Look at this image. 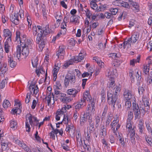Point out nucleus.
Here are the masks:
<instances>
[{"label":"nucleus","instance_id":"a19ab883","mask_svg":"<svg viewBox=\"0 0 152 152\" xmlns=\"http://www.w3.org/2000/svg\"><path fill=\"white\" fill-rule=\"evenodd\" d=\"M35 83H32L31 84H30V86L29 87V90L30 91V93H29V94H30L31 95L32 93V91H34V89L35 87Z\"/></svg>","mask_w":152,"mask_h":152},{"label":"nucleus","instance_id":"4be33fe9","mask_svg":"<svg viewBox=\"0 0 152 152\" xmlns=\"http://www.w3.org/2000/svg\"><path fill=\"white\" fill-rule=\"evenodd\" d=\"M135 131L131 130V134H130V140L132 144L135 145L136 143V141L135 138Z\"/></svg>","mask_w":152,"mask_h":152},{"label":"nucleus","instance_id":"f03ea898","mask_svg":"<svg viewBox=\"0 0 152 152\" xmlns=\"http://www.w3.org/2000/svg\"><path fill=\"white\" fill-rule=\"evenodd\" d=\"M118 92H115V94H113V91H112V90L107 92V101L108 103L113 106V108H115V105L118 99L117 95Z\"/></svg>","mask_w":152,"mask_h":152},{"label":"nucleus","instance_id":"680f3d73","mask_svg":"<svg viewBox=\"0 0 152 152\" xmlns=\"http://www.w3.org/2000/svg\"><path fill=\"white\" fill-rule=\"evenodd\" d=\"M90 104H91V106L92 107L91 113L92 112L93 113H94V112L95 111V109H94V107H95V103L94 102V101H93L90 103Z\"/></svg>","mask_w":152,"mask_h":152},{"label":"nucleus","instance_id":"49530a36","mask_svg":"<svg viewBox=\"0 0 152 152\" xmlns=\"http://www.w3.org/2000/svg\"><path fill=\"white\" fill-rule=\"evenodd\" d=\"M71 101V99L68 97H65L62 99L61 101L64 103H68Z\"/></svg>","mask_w":152,"mask_h":152},{"label":"nucleus","instance_id":"a878e982","mask_svg":"<svg viewBox=\"0 0 152 152\" xmlns=\"http://www.w3.org/2000/svg\"><path fill=\"white\" fill-rule=\"evenodd\" d=\"M111 82L110 83L109 85L108 86L109 89L108 90H110V91H111L112 89L114 90V89H115L114 87L115 86V81H113V78H111L110 79Z\"/></svg>","mask_w":152,"mask_h":152},{"label":"nucleus","instance_id":"2eb2a0df","mask_svg":"<svg viewBox=\"0 0 152 152\" xmlns=\"http://www.w3.org/2000/svg\"><path fill=\"white\" fill-rule=\"evenodd\" d=\"M8 64L11 68L15 67L17 64L16 62L13 61V58L8 56Z\"/></svg>","mask_w":152,"mask_h":152},{"label":"nucleus","instance_id":"09e8293b","mask_svg":"<svg viewBox=\"0 0 152 152\" xmlns=\"http://www.w3.org/2000/svg\"><path fill=\"white\" fill-rule=\"evenodd\" d=\"M75 41L73 39H71L68 42L69 45L72 46H74L75 44Z\"/></svg>","mask_w":152,"mask_h":152},{"label":"nucleus","instance_id":"7c9ffc66","mask_svg":"<svg viewBox=\"0 0 152 152\" xmlns=\"http://www.w3.org/2000/svg\"><path fill=\"white\" fill-rule=\"evenodd\" d=\"M74 62V59H70L69 61H67L64 63V66L66 68L68 67L69 65L72 64Z\"/></svg>","mask_w":152,"mask_h":152},{"label":"nucleus","instance_id":"4468645a","mask_svg":"<svg viewBox=\"0 0 152 152\" xmlns=\"http://www.w3.org/2000/svg\"><path fill=\"white\" fill-rule=\"evenodd\" d=\"M21 54V47L19 45L16 48V50L14 54V57L17 58L18 60H19L20 58Z\"/></svg>","mask_w":152,"mask_h":152},{"label":"nucleus","instance_id":"13d9d810","mask_svg":"<svg viewBox=\"0 0 152 152\" xmlns=\"http://www.w3.org/2000/svg\"><path fill=\"white\" fill-rule=\"evenodd\" d=\"M105 17H106V18L109 19L110 18H112L113 17V16H112L111 13H109L108 12H105L104 14Z\"/></svg>","mask_w":152,"mask_h":152},{"label":"nucleus","instance_id":"9b49d317","mask_svg":"<svg viewBox=\"0 0 152 152\" xmlns=\"http://www.w3.org/2000/svg\"><path fill=\"white\" fill-rule=\"evenodd\" d=\"M124 99L127 100H129L132 97V93L129 90L125 91L124 94Z\"/></svg>","mask_w":152,"mask_h":152},{"label":"nucleus","instance_id":"f257e3e1","mask_svg":"<svg viewBox=\"0 0 152 152\" xmlns=\"http://www.w3.org/2000/svg\"><path fill=\"white\" fill-rule=\"evenodd\" d=\"M37 27L38 30L37 29L36 26L33 27V34L35 36L37 35L36 42L39 44V47L40 49L39 50L41 51L45 46L46 41L45 39L42 38L43 33L41 27L40 26H37Z\"/></svg>","mask_w":152,"mask_h":152},{"label":"nucleus","instance_id":"5fc2aeb1","mask_svg":"<svg viewBox=\"0 0 152 152\" xmlns=\"http://www.w3.org/2000/svg\"><path fill=\"white\" fill-rule=\"evenodd\" d=\"M2 150H5L7 148L8 144L5 142H2L1 144Z\"/></svg>","mask_w":152,"mask_h":152},{"label":"nucleus","instance_id":"bb28decb","mask_svg":"<svg viewBox=\"0 0 152 152\" xmlns=\"http://www.w3.org/2000/svg\"><path fill=\"white\" fill-rule=\"evenodd\" d=\"M38 59L37 57H34L31 59V62L33 67H35L37 65Z\"/></svg>","mask_w":152,"mask_h":152},{"label":"nucleus","instance_id":"6ab92c4d","mask_svg":"<svg viewBox=\"0 0 152 152\" xmlns=\"http://www.w3.org/2000/svg\"><path fill=\"white\" fill-rule=\"evenodd\" d=\"M78 91V90H77L75 88H73L68 89L67 91V93L68 94L72 95L73 96L75 97Z\"/></svg>","mask_w":152,"mask_h":152},{"label":"nucleus","instance_id":"79ce46f5","mask_svg":"<svg viewBox=\"0 0 152 152\" xmlns=\"http://www.w3.org/2000/svg\"><path fill=\"white\" fill-rule=\"evenodd\" d=\"M110 10L112 16H113V15H115L118 11V10L116 8H111Z\"/></svg>","mask_w":152,"mask_h":152},{"label":"nucleus","instance_id":"72a5a7b5","mask_svg":"<svg viewBox=\"0 0 152 152\" xmlns=\"http://www.w3.org/2000/svg\"><path fill=\"white\" fill-rule=\"evenodd\" d=\"M26 119H27V118H28V119L29 120V122L30 124L32 125L33 123V121L32 120L33 118L32 115L30 114H27L26 115Z\"/></svg>","mask_w":152,"mask_h":152},{"label":"nucleus","instance_id":"ea45409f","mask_svg":"<svg viewBox=\"0 0 152 152\" xmlns=\"http://www.w3.org/2000/svg\"><path fill=\"white\" fill-rule=\"evenodd\" d=\"M136 78L137 79L138 82L137 85H139L140 83V80H141L142 77L141 76V75H140L138 73V72H137L136 75Z\"/></svg>","mask_w":152,"mask_h":152},{"label":"nucleus","instance_id":"774afa93","mask_svg":"<svg viewBox=\"0 0 152 152\" xmlns=\"http://www.w3.org/2000/svg\"><path fill=\"white\" fill-rule=\"evenodd\" d=\"M99 66V67L102 68L104 66V63L99 60V61L97 63Z\"/></svg>","mask_w":152,"mask_h":152},{"label":"nucleus","instance_id":"e2e57ef3","mask_svg":"<svg viewBox=\"0 0 152 152\" xmlns=\"http://www.w3.org/2000/svg\"><path fill=\"white\" fill-rule=\"evenodd\" d=\"M6 83L3 80L0 83V89H3L5 87Z\"/></svg>","mask_w":152,"mask_h":152},{"label":"nucleus","instance_id":"ddd939ff","mask_svg":"<svg viewBox=\"0 0 152 152\" xmlns=\"http://www.w3.org/2000/svg\"><path fill=\"white\" fill-rule=\"evenodd\" d=\"M4 35L5 37H8L6 40L11 41L12 33L8 29H4L3 31Z\"/></svg>","mask_w":152,"mask_h":152},{"label":"nucleus","instance_id":"338daca9","mask_svg":"<svg viewBox=\"0 0 152 152\" xmlns=\"http://www.w3.org/2000/svg\"><path fill=\"white\" fill-rule=\"evenodd\" d=\"M99 24L98 22H94L92 24L91 26V27L93 28H95L97 26H99Z\"/></svg>","mask_w":152,"mask_h":152},{"label":"nucleus","instance_id":"2f4dec72","mask_svg":"<svg viewBox=\"0 0 152 152\" xmlns=\"http://www.w3.org/2000/svg\"><path fill=\"white\" fill-rule=\"evenodd\" d=\"M100 122V117L99 116H97L95 118L96 125L95 127L97 128L99 125Z\"/></svg>","mask_w":152,"mask_h":152},{"label":"nucleus","instance_id":"aec40b11","mask_svg":"<svg viewBox=\"0 0 152 152\" xmlns=\"http://www.w3.org/2000/svg\"><path fill=\"white\" fill-rule=\"evenodd\" d=\"M139 34L137 33L133 34L130 38V41L132 43L136 42L139 39Z\"/></svg>","mask_w":152,"mask_h":152},{"label":"nucleus","instance_id":"c756f323","mask_svg":"<svg viewBox=\"0 0 152 152\" xmlns=\"http://www.w3.org/2000/svg\"><path fill=\"white\" fill-rule=\"evenodd\" d=\"M90 5L91 8L94 10H96L98 8L97 5L94 1H91L90 2Z\"/></svg>","mask_w":152,"mask_h":152},{"label":"nucleus","instance_id":"f8f14e48","mask_svg":"<svg viewBox=\"0 0 152 152\" xmlns=\"http://www.w3.org/2000/svg\"><path fill=\"white\" fill-rule=\"evenodd\" d=\"M82 99L84 100L85 101L86 100H87L88 101H89L90 103L94 101L93 99H92L90 94L87 91L84 94L83 98Z\"/></svg>","mask_w":152,"mask_h":152},{"label":"nucleus","instance_id":"39448f33","mask_svg":"<svg viewBox=\"0 0 152 152\" xmlns=\"http://www.w3.org/2000/svg\"><path fill=\"white\" fill-rule=\"evenodd\" d=\"M23 10H20L19 13L18 12L17 13H15L14 16L12 17L11 19V21L15 25H18L19 23V20L18 18V15H19L20 18H23L24 15L23 14Z\"/></svg>","mask_w":152,"mask_h":152},{"label":"nucleus","instance_id":"6e6552de","mask_svg":"<svg viewBox=\"0 0 152 152\" xmlns=\"http://www.w3.org/2000/svg\"><path fill=\"white\" fill-rule=\"evenodd\" d=\"M128 1L130 3V4L132 5L131 6H130V7L133 11L135 12H137L139 11V7L137 3L131 0H128Z\"/></svg>","mask_w":152,"mask_h":152},{"label":"nucleus","instance_id":"f3484780","mask_svg":"<svg viewBox=\"0 0 152 152\" xmlns=\"http://www.w3.org/2000/svg\"><path fill=\"white\" fill-rule=\"evenodd\" d=\"M91 107H88L86 113L84 114V115L86 117V119L88 120L89 122H92V118L91 116V113L89 112V110H90Z\"/></svg>","mask_w":152,"mask_h":152},{"label":"nucleus","instance_id":"0e129e2a","mask_svg":"<svg viewBox=\"0 0 152 152\" xmlns=\"http://www.w3.org/2000/svg\"><path fill=\"white\" fill-rule=\"evenodd\" d=\"M109 139L110 142L111 143H114L115 142V138L113 136L111 135L109 136Z\"/></svg>","mask_w":152,"mask_h":152},{"label":"nucleus","instance_id":"c03bdc74","mask_svg":"<svg viewBox=\"0 0 152 152\" xmlns=\"http://www.w3.org/2000/svg\"><path fill=\"white\" fill-rule=\"evenodd\" d=\"M108 110V107L107 106L105 105L104 110L102 114V118H104L107 114Z\"/></svg>","mask_w":152,"mask_h":152},{"label":"nucleus","instance_id":"473e14b6","mask_svg":"<svg viewBox=\"0 0 152 152\" xmlns=\"http://www.w3.org/2000/svg\"><path fill=\"white\" fill-rule=\"evenodd\" d=\"M3 106L5 109L7 108L9 106H10V102L8 100H5L3 102Z\"/></svg>","mask_w":152,"mask_h":152},{"label":"nucleus","instance_id":"3c124183","mask_svg":"<svg viewBox=\"0 0 152 152\" xmlns=\"http://www.w3.org/2000/svg\"><path fill=\"white\" fill-rule=\"evenodd\" d=\"M77 147L82 149L83 145L82 140H79L77 141Z\"/></svg>","mask_w":152,"mask_h":152},{"label":"nucleus","instance_id":"393cba45","mask_svg":"<svg viewBox=\"0 0 152 152\" xmlns=\"http://www.w3.org/2000/svg\"><path fill=\"white\" fill-rule=\"evenodd\" d=\"M149 64L150 63H148V66L146 65V66H145L143 68V75H144L145 77H146V76L149 74V68H148V67L149 66Z\"/></svg>","mask_w":152,"mask_h":152},{"label":"nucleus","instance_id":"cd10ccee","mask_svg":"<svg viewBox=\"0 0 152 152\" xmlns=\"http://www.w3.org/2000/svg\"><path fill=\"white\" fill-rule=\"evenodd\" d=\"M113 119V115L111 114H109L108 116L107 117V120L106 122V126H108L110 122Z\"/></svg>","mask_w":152,"mask_h":152},{"label":"nucleus","instance_id":"58836bf2","mask_svg":"<svg viewBox=\"0 0 152 152\" xmlns=\"http://www.w3.org/2000/svg\"><path fill=\"white\" fill-rule=\"evenodd\" d=\"M125 107L127 110L129 109L132 105L131 102L129 100H127L125 102Z\"/></svg>","mask_w":152,"mask_h":152},{"label":"nucleus","instance_id":"20e7f679","mask_svg":"<svg viewBox=\"0 0 152 152\" xmlns=\"http://www.w3.org/2000/svg\"><path fill=\"white\" fill-rule=\"evenodd\" d=\"M132 110L135 115V119L140 118V111L138 104H137L135 101L132 103Z\"/></svg>","mask_w":152,"mask_h":152},{"label":"nucleus","instance_id":"c9c22d12","mask_svg":"<svg viewBox=\"0 0 152 152\" xmlns=\"http://www.w3.org/2000/svg\"><path fill=\"white\" fill-rule=\"evenodd\" d=\"M82 53H80L79 54V56H77L75 58H74V59L75 61H80L81 60H82L84 58V56H80V55H82Z\"/></svg>","mask_w":152,"mask_h":152},{"label":"nucleus","instance_id":"37998d69","mask_svg":"<svg viewBox=\"0 0 152 152\" xmlns=\"http://www.w3.org/2000/svg\"><path fill=\"white\" fill-rule=\"evenodd\" d=\"M106 96L105 91L104 89H103L101 91V97L102 98V101H104Z\"/></svg>","mask_w":152,"mask_h":152},{"label":"nucleus","instance_id":"8fccbe9b","mask_svg":"<svg viewBox=\"0 0 152 152\" xmlns=\"http://www.w3.org/2000/svg\"><path fill=\"white\" fill-rule=\"evenodd\" d=\"M85 12L86 13V17L89 19H90L92 14L91 13L89 10L87 9L86 11H85Z\"/></svg>","mask_w":152,"mask_h":152},{"label":"nucleus","instance_id":"0eeeda50","mask_svg":"<svg viewBox=\"0 0 152 152\" xmlns=\"http://www.w3.org/2000/svg\"><path fill=\"white\" fill-rule=\"evenodd\" d=\"M16 40L18 42L20 41V44L22 47H25L26 46H28L27 44L26 43V40H22V38L20 37V33L19 32H16Z\"/></svg>","mask_w":152,"mask_h":152},{"label":"nucleus","instance_id":"6e6d98bb","mask_svg":"<svg viewBox=\"0 0 152 152\" xmlns=\"http://www.w3.org/2000/svg\"><path fill=\"white\" fill-rule=\"evenodd\" d=\"M69 118L67 115H64V118L62 120L64 124H67L68 122Z\"/></svg>","mask_w":152,"mask_h":152},{"label":"nucleus","instance_id":"412c9836","mask_svg":"<svg viewBox=\"0 0 152 152\" xmlns=\"http://www.w3.org/2000/svg\"><path fill=\"white\" fill-rule=\"evenodd\" d=\"M11 41H8L6 40L4 43V48L5 52L6 53H8L9 51V50H10L11 47L10 45V43Z\"/></svg>","mask_w":152,"mask_h":152},{"label":"nucleus","instance_id":"69168bd1","mask_svg":"<svg viewBox=\"0 0 152 152\" xmlns=\"http://www.w3.org/2000/svg\"><path fill=\"white\" fill-rule=\"evenodd\" d=\"M118 122V121H117V120H114L111 124V126H112V128H113V126L117 124Z\"/></svg>","mask_w":152,"mask_h":152},{"label":"nucleus","instance_id":"a211bd4d","mask_svg":"<svg viewBox=\"0 0 152 152\" xmlns=\"http://www.w3.org/2000/svg\"><path fill=\"white\" fill-rule=\"evenodd\" d=\"M42 32L43 33L42 38H43V39H44V36H45L46 35L50 33L49 25H46L44 28H43Z\"/></svg>","mask_w":152,"mask_h":152},{"label":"nucleus","instance_id":"7ed1b4c3","mask_svg":"<svg viewBox=\"0 0 152 152\" xmlns=\"http://www.w3.org/2000/svg\"><path fill=\"white\" fill-rule=\"evenodd\" d=\"M75 82V77L74 75L69 73L65 76L64 84L66 87L69 86V83L71 85H73Z\"/></svg>","mask_w":152,"mask_h":152},{"label":"nucleus","instance_id":"c85d7f7f","mask_svg":"<svg viewBox=\"0 0 152 152\" xmlns=\"http://www.w3.org/2000/svg\"><path fill=\"white\" fill-rule=\"evenodd\" d=\"M126 126L127 128L128 129V131L129 132L131 133V130H133L134 131L133 128L132 129V121L127 120Z\"/></svg>","mask_w":152,"mask_h":152},{"label":"nucleus","instance_id":"5701e85b","mask_svg":"<svg viewBox=\"0 0 152 152\" xmlns=\"http://www.w3.org/2000/svg\"><path fill=\"white\" fill-rule=\"evenodd\" d=\"M132 43L130 41V39L129 38L126 41H125L123 42V48L124 49L126 48H127V49L129 48L131 46V43Z\"/></svg>","mask_w":152,"mask_h":152},{"label":"nucleus","instance_id":"9d476101","mask_svg":"<svg viewBox=\"0 0 152 152\" xmlns=\"http://www.w3.org/2000/svg\"><path fill=\"white\" fill-rule=\"evenodd\" d=\"M115 3L117 4V5L121 6L127 8H129L130 6L127 2L123 1L120 0H117Z\"/></svg>","mask_w":152,"mask_h":152},{"label":"nucleus","instance_id":"423d86ee","mask_svg":"<svg viewBox=\"0 0 152 152\" xmlns=\"http://www.w3.org/2000/svg\"><path fill=\"white\" fill-rule=\"evenodd\" d=\"M65 48V47L64 46H59L58 50L56 52V56H58V58L61 59L63 58L64 54Z\"/></svg>","mask_w":152,"mask_h":152},{"label":"nucleus","instance_id":"052dcab7","mask_svg":"<svg viewBox=\"0 0 152 152\" xmlns=\"http://www.w3.org/2000/svg\"><path fill=\"white\" fill-rule=\"evenodd\" d=\"M83 104H80L79 103L75 106V108L76 109H79L80 108H82V106H83Z\"/></svg>","mask_w":152,"mask_h":152},{"label":"nucleus","instance_id":"de8ad7c7","mask_svg":"<svg viewBox=\"0 0 152 152\" xmlns=\"http://www.w3.org/2000/svg\"><path fill=\"white\" fill-rule=\"evenodd\" d=\"M31 99V94L29 93H27L26 95V98L25 99V102L27 104L29 103Z\"/></svg>","mask_w":152,"mask_h":152},{"label":"nucleus","instance_id":"e433bc0d","mask_svg":"<svg viewBox=\"0 0 152 152\" xmlns=\"http://www.w3.org/2000/svg\"><path fill=\"white\" fill-rule=\"evenodd\" d=\"M20 146L22 147L23 149H24L27 152H31L30 150L28 148V147H27V146L25 143H23Z\"/></svg>","mask_w":152,"mask_h":152},{"label":"nucleus","instance_id":"bf43d9fd","mask_svg":"<svg viewBox=\"0 0 152 152\" xmlns=\"http://www.w3.org/2000/svg\"><path fill=\"white\" fill-rule=\"evenodd\" d=\"M147 47L148 50L150 51H152V42H149V44L147 45Z\"/></svg>","mask_w":152,"mask_h":152},{"label":"nucleus","instance_id":"b1692460","mask_svg":"<svg viewBox=\"0 0 152 152\" xmlns=\"http://www.w3.org/2000/svg\"><path fill=\"white\" fill-rule=\"evenodd\" d=\"M100 131V134L102 135V137H104L106 135L107 130L104 125L101 127Z\"/></svg>","mask_w":152,"mask_h":152},{"label":"nucleus","instance_id":"a18cd8bd","mask_svg":"<svg viewBox=\"0 0 152 152\" xmlns=\"http://www.w3.org/2000/svg\"><path fill=\"white\" fill-rule=\"evenodd\" d=\"M51 93V92L50 93ZM51 98L50 93L48 95V96L45 97V99L47 100V98L48 105L49 106L51 102Z\"/></svg>","mask_w":152,"mask_h":152},{"label":"nucleus","instance_id":"4c0bfd02","mask_svg":"<svg viewBox=\"0 0 152 152\" xmlns=\"http://www.w3.org/2000/svg\"><path fill=\"white\" fill-rule=\"evenodd\" d=\"M89 130L92 132L94 131L95 130V128L94 127V123L89 122Z\"/></svg>","mask_w":152,"mask_h":152},{"label":"nucleus","instance_id":"1a4fd4ad","mask_svg":"<svg viewBox=\"0 0 152 152\" xmlns=\"http://www.w3.org/2000/svg\"><path fill=\"white\" fill-rule=\"evenodd\" d=\"M23 48L22 50V54L24 56V58H25L28 56L29 54V48H31V45L29 44L28 45V46L24 47L22 46Z\"/></svg>","mask_w":152,"mask_h":152},{"label":"nucleus","instance_id":"603ef678","mask_svg":"<svg viewBox=\"0 0 152 152\" xmlns=\"http://www.w3.org/2000/svg\"><path fill=\"white\" fill-rule=\"evenodd\" d=\"M128 117L127 120L132 121V119L133 118V113L131 111L128 112Z\"/></svg>","mask_w":152,"mask_h":152},{"label":"nucleus","instance_id":"f704fd0d","mask_svg":"<svg viewBox=\"0 0 152 152\" xmlns=\"http://www.w3.org/2000/svg\"><path fill=\"white\" fill-rule=\"evenodd\" d=\"M145 80L147 82V85H149L152 83V76L150 75H148L145 78Z\"/></svg>","mask_w":152,"mask_h":152},{"label":"nucleus","instance_id":"864d4df0","mask_svg":"<svg viewBox=\"0 0 152 152\" xmlns=\"http://www.w3.org/2000/svg\"><path fill=\"white\" fill-rule=\"evenodd\" d=\"M17 123L14 121H11L10 123V126L12 128H15V126H16Z\"/></svg>","mask_w":152,"mask_h":152},{"label":"nucleus","instance_id":"4d7b16f0","mask_svg":"<svg viewBox=\"0 0 152 152\" xmlns=\"http://www.w3.org/2000/svg\"><path fill=\"white\" fill-rule=\"evenodd\" d=\"M26 131L28 132L30 131V127L28 122L27 121V120L26 119Z\"/></svg>","mask_w":152,"mask_h":152},{"label":"nucleus","instance_id":"dca6fc26","mask_svg":"<svg viewBox=\"0 0 152 152\" xmlns=\"http://www.w3.org/2000/svg\"><path fill=\"white\" fill-rule=\"evenodd\" d=\"M18 104L19 108H16L15 109H13L12 110L11 113L13 114H15V113L20 114L21 112V110H20V107H21V104L20 103H17Z\"/></svg>","mask_w":152,"mask_h":152}]
</instances>
